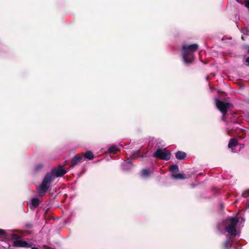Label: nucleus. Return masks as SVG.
Listing matches in <instances>:
<instances>
[{
    "instance_id": "nucleus-26",
    "label": "nucleus",
    "mask_w": 249,
    "mask_h": 249,
    "mask_svg": "<svg viewBox=\"0 0 249 249\" xmlns=\"http://www.w3.org/2000/svg\"><path fill=\"white\" fill-rule=\"evenodd\" d=\"M31 249H39L38 248L36 247H31Z\"/></svg>"
},
{
    "instance_id": "nucleus-29",
    "label": "nucleus",
    "mask_w": 249,
    "mask_h": 249,
    "mask_svg": "<svg viewBox=\"0 0 249 249\" xmlns=\"http://www.w3.org/2000/svg\"><path fill=\"white\" fill-rule=\"evenodd\" d=\"M238 1V0H236Z\"/></svg>"
},
{
    "instance_id": "nucleus-20",
    "label": "nucleus",
    "mask_w": 249,
    "mask_h": 249,
    "mask_svg": "<svg viewBox=\"0 0 249 249\" xmlns=\"http://www.w3.org/2000/svg\"><path fill=\"white\" fill-rule=\"evenodd\" d=\"M140 150H137L133 153V154L131 155V159H134L139 157H143V155H140Z\"/></svg>"
},
{
    "instance_id": "nucleus-1",
    "label": "nucleus",
    "mask_w": 249,
    "mask_h": 249,
    "mask_svg": "<svg viewBox=\"0 0 249 249\" xmlns=\"http://www.w3.org/2000/svg\"><path fill=\"white\" fill-rule=\"evenodd\" d=\"M64 165H59L57 167L52 169L51 172L46 174L39 187L37 188L38 193L41 196L44 195L48 190L50 184L53 182L55 178L60 177L67 173V171L62 168Z\"/></svg>"
},
{
    "instance_id": "nucleus-10",
    "label": "nucleus",
    "mask_w": 249,
    "mask_h": 249,
    "mask_svg": "<svg viewBox=\"0 0 249 249\" xmlns=\"http://www.w3.org/2000/svg\"><path fill=\"white\" fill-rule=\"evenodd\" d=\"M176 158L179 160H183L186 158V154L183 151H178L175 153Z\"/></svg>"
},
{
    "instance_id": "nucleus-9",
    "label": "nucleus",
    "mask_w": 249,
    "mask_h": 249,
    "mask_svg": "<svg viewBox=\"0 0 249 249\" xmlns=\"http://www.w3.org/2000/svg\"><path fill=\"white\" fill-rule=\"evenodd\" d=\"M233 238L231 236H227V240L223 242L221 246L222 249H230L232 246Z\"/></svg>"
},
{
    "instance_id": "nucleus-23",
    "label": "nucleus",
    "mask_w": 249,
    "mask_h": 249,
    "mask_svg": "<svg viewBox=\"0 0 249 249\" xmlns=\"http://www.w3.org/2000/svg\"><path fill=\"white\" fill-rule=\"evenodd\" d=\"M25 227L26 229H30V228H31L32 227V225L31 223H26L25 225Z\"/></svg>"
},
{
    "instance_id": "nucleus-24",
    "label": "nucleus",
    "mask_w": 249,
    "mask_h": 249,
    "mask_svg": "<svg viewBox=\"0 0 249 249\" xmlns=\"http://www.w3.org/2000/svg\"><path fill=\"white\" fill-rule=\"evenodd\" d=\"M245 5L249 9V0H246L245 1Z\"/></svg>"
},
{
    "instance_id": "nucleus-11",
    "label": "nucleus",
    "mask_w": 249,
    "mask_h": 249,
    "mask_svg": "<svg viewBox=\"0 0 249 249\" xmlns=\"http://www.w3.org/2000/svg\"><path fill=\"white\" fill-rule=\"evenodd\" d=\"M238 144V140L236 138L231 139L228 143V147L232 148V147H236Z\"/></svg>"
},
{
    "instance_id": "nucleus-22",
    "label": "nucleus",
    "mask_w": 249,
    "mask_h": 249,
    "mask_svg": "<svg viewBox=\"0 0 249 249\" xmlns=\"http://www.w3.org/2000/svg\"><path fill=\"white\" fill-rule=\"evenodd\" d=\"M0 235H6V231L2 229H0Z\"/></svg>"
},
{
    "instance_id": "nucleus-5",
    "label": "nucleus",
    "mask_w": 249,
    "mask_h": 249,
    "mask_svg": "<svg viewBox=\"0 0 249 249\" xmlns=\"http://www.w3.org/2000/svg\"><path fill=\"white\" fill-rule=\"evenodd\" d=\"M12 245L14 247L16 248H30L32 247L33 244L25 241L20 240V239H18L13 242Z\"/></svg>"
},
{
    "instance_id": "nucleus-27",
    "label": "nucleus",
    "mask_w": 249,
    "mask_h": 249,
    "mask_svg": "<svg viewBox=\"0 0 249 249\" xmlns=\"http://www.w3.org/2000/svg\"><path fill=\"white\" fill-rule=\"evenodd\" d=\"M221 119L223 121H225V119H224V117H222Z\"/></svg>"
},
{
    "instance_id": "nucleus-6",
    "label": "nucleus",
    "mask_w": 249,
    "mask_h": 249,
    "mask_svg": "<svg viewBox=\"0 0 249 249\" xmlns=\"http://www.w3.org/2000/svg\"><path fill=\"white\" fill-rule=\"evenodd\" d=\"M83 159V153H81L76 155L71 160V164L70 168H73L79 163L82 162Z\"/></svg>"
},
{
    "instance_id": "nucleus-21",
    "label": "nucleus",
    "mask_w": 249,
    "mask_h": 249,
    "mask_svg": "<svg viewBox=\"0 0 249 249\" xmlns=\"http://www.w3.org/2000/svg\"><path fill=\"white\" fill-rule=\"evenodd\" d=\"M242 196L245 197H247L249 196V190H247L245 191H244L243 194Z\"/></svg>"
},
{
    "instance_id": "nucleus-15",
    "label": "nucleus",
    "mask_w": 249,
    "mask_h": 249,
    "mask_svg": "<svg viewBox=\"0 0 249 249\" xmlns=\"http://www.w3.org/2000/svg\"><path fill=\"white\" fill-rule=\"evenodd\" d=\"M119 149L116 146H112L108 149V152L109 154H115Z\"/></svg>"
},
{
    "instance_id": "nucleus-2",
    "label": "nucleus",
    "mask_w": 249,
    "mask_h": 249,
    "mask_svg": "<svg viewBox=\"0 0 249 249\" xmlns=\"http://www.w3.org/2000/svg\"><path fill=\"white\" fill-rule=\"evenodd\" d=\"M224 223L227 225L225 230L231 236L235 237L237 234L236 226L238 223V219L233 217H230L226 219Z\"/></svg>"
},
{
    "instance_id": "nucleus-13",
    "label": "nucleus",
    "mask_w": 249,
    "mask_h": 249,
    "mask_svg": "<svg viewBox=\"0 0 249 249\" xmlns=\"http://www.w3.org/2000/svg\"><path fill=\"white\" fill-rule=\"evenodd\" d=\"M172 178L176 179H183L186 178V176L183 174H173Z\"/></svg>"
},
{
    "instance_id": "nucleus-4",
    "label": "nucleus",
    "mask_w": 249,
    "mask_h": 249,
    "mask_svg": "<svg viewBox=\"0 0 249 249\" xmlns=\"http://www.w3.org/2000/svg\"><path fill=\"white\" fill-rule=\"evenodd\" d=\"M153 157L162 160H168L171 157V153L165 149H158L154 153Z\"/></svg>"
},
{
    "instance_id": "nucleus-28",
    "label": "nucleus",
    "mask_w": 249,
    "mask_h": 249,
    "mask_svg": "<svg viewBox=\"0 0 249 249\" xmlns=\"http://www.w3.org/2000/svg\"><path fill=\"white\" fill-rule=\"evenodd\" d=\"M209 76H207L206 79H207V80H209Z\"/></svg>"
},
{
    "instance_id": "nucleus-19",
    "label": "nucleus",
    "mask_w": 249,
    "mask_h": 249,
    "mask_svg": "<svg viewBox=\"0 0 249 249\" xmlns=\"http://www.w3.org/2000/svg\"><path fill=\"white\" fill-rule=\"evenodd\" d=\"M169 170L171 172H178L179 171L178 166L177 164H173L169 166Z\"/></svg>"
},
{
    "instance_id": "nucleus-3",
    "label": "nucleus",
    "mask_w": 249,
    "mask_h": 249,
    "mask_svg": "<svg viewBox=\"0 0 249 249\" xmlns=\"http://www.w3.org/2000/svg\"><path fill=\"white\" fill-rule=\"evenodd\" d=\"M215 103L216 107L222 113L223 116L226 115L229 108L233 107V105L231 103L225 102L217 99H215Z\"/></svg>"
},
{
    "instance_id": "nucleus-7",
    "label": "nucleus",
    "mask_w": 249,
    "mask_h": 249,
    "mask_svg": "<svg viewBox=\"0 0 249 249\" xmlns=\"http://www.w3.org/2000/svg\"><path fill=\"white\" fill-rule=\"evenodd\" d=\"M182 58L183 61L186 64H191L192 63L194 59V55L193 54V53L191 52L183 51Z\"/></svg>"
},
{
    "instance_id": "nucleus-14",
    "label": "nucleus",
    "mask_w": 249,
    "mask_h": 249,
    "mask_svg": "<svg viewBox=\"0 0 249 249\" xmlns=\"http://www.w3.org/2000/svg\"><path fill=\"white\" fill-rule=\"evenodd\" d=\"M10 239H14L15 240H17L18 239H20L22 238L21 236H19L17 234L15 233H11L9 235H6Z\"/></svg>"
},
{
    "instance_id": "nucleus-25",
    "label": "nucleus",
    "mask_w": 249,
    "mask_h": 249,
    "mask_svg": "<svg viewBox=\"0 0 249 249\" xmlns=\"http://www.w3.org/2000/svg\"><path fill=\"white\" fill-rule=\"evenodd\" d=\"M246 62H248L249 65V56L246 59Z\"/></svg>"
},
{
    "instance_id": "nucleus-17",
    "label": "nucleus",
    "mask_w": 249,
    "mask_h": 249,
    "mask_svg": "<svg viewBox=\"0 0 249 249\" xmlns=\"http://www.w3.org/2000/svg\"><path fill=\"white\" fill-rule=\"evenodd\" d=\"M44 164L41 163L37 164L34 167V170L36 172L40 171L44 168Z\"/></svg>"
},
{
    "instance_id": "nucleus-16",
    "label": "nucleus",
    "mask_w": 249,
    "mask_h": 249,
    "mask_svg": "<svg viewBox=\"0 0 249 249\" xmlns=\"http://www.w3.org/2000/svg\"><path fill=\"white\" fill-rule=\"evenodd\" d=\"M142 176L144 178H147L150 176V172L148 169H143L141 172Z\"/></svg>"
},
{
    "instance_id": "nucleus-12",
    "label": "nucleus",
    "mask_w": 249,
    "mask_h": 249,
    "mask_svg": "<svg viewBox=\"0 0 249 249\" xmlns=\"http://www.w3.org/2000/svg\"><path fill=\"white\" fill-rule=\"evenodd\" d=\"M94 156L90 151H87L86 153H83V158L87 159L89 160H91L94 159Z\"/></svg>"
},
{
    "instance_id": "nucleus-8",
    "label": "nucleus",
    "mask_w": 249,
    "mask_h": 249,
    "mask_svg": "<svg viewBox=\"0 0 249 249\" xmlns=\"http://www.w3.org/2000/svg\"><path fill=\"white\" fill-rule=\"evenodd\" d=\"M198 45L197 44H193L189 45H184L182 46V51L193 53L197 51Z\"/></svg>"
},
{
    "instance_id": "nucleus-18",
    "label": "nucleus",
    "mask_w": 249,
    "mask_h": 249,
    "mask_svg": "<svg viewBox=\"0 0 249 249\" xmlns=\"http://www.w3.org/2000/svg\"><path fill=\"white\" fill-rule=\"evenodd\" d=\"M40 203V201L38 198H33L31 200V203L32 205L34 207H37L38 206Z\"/></svg>"
}]
</instances>
